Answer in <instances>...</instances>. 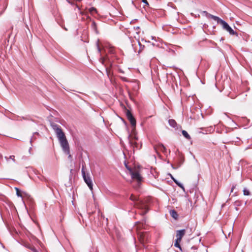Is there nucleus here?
Listing matches in <instances>:
<instances>
[{
    "label": "nucleus",
    "instance_id": "obj_18",
    "mask_svg": "<svg viewBox=\"0 0 252 252\" xmlns=\"http://www.w3.org/2000/svg\"><path fill=\"white\" fill-rule=\"evenodd\" d=\"M174 183L179 187H180L183 191H185V188L183 186V184L178 182L177 180H174Z\"/></svg>",
    "mask_w": 252,
    "mask_h": 252
},
{
    "label": "nucleus",
    "instance_id": "obj_37",
    "mask_svg": "<svg viewBox=\"0 0 252 252\" xmlns=\"http://www.w3.org/2000/svg\"><path fill=\"white\" fill-rule=\"evenodd\" d=\"M64 29H65V30L67 31V29L65 28H64Z\"/></svg>",
    "mask_w": 252,
    "mask_h": 252
},
{
    "label": "nucleus",
    "instance_id": "obj_25",
    "mask_svg": "<svg viewBox=\"0 0 252 252\" xmlns=\"http://www.w3.org/2000/svg\"><path fill=\"white\" fill-rule=\"evenodd\" d=\"M121 79L125 82L128 81V79L126 77H121Z\"/></svg>",
    "mask_w": 252,
    "mask_h": 252
},
{
    "label": "nucleus",
    "instance_id": "obj_32",
    "mask_svg": "<svg viewBox=\"0 0 252 252\" xmlns=\"http://www.w3.org/2000/svg\"><path fill=\"white\" fill-rule=\"evenodd\" d=\"M80 13H81V14H82V15H83V14H84V13H83V12H80Z\"/></svg>",
    "mask_w": 252,
    "mask_h": 252
},
{
    "label": "nucleus",
    "instance_id": "obj_30",
    "mask_svg": "<svg viewBox=\"0 0 252 252\" xmlns=\"http://www.w3.org/2000/svg\"><path fill=\"white\" fill-rule=\"evenodd\" d=\"M136 30H138V29H139V27H137L136 28H135Z\"/></svg>",
    "mask_w": 252,
    "mask_h": 252
},
{
    "label": "nucleus",
    "instance_id": "obj_36",
    "mask_svg": "<svg viewBox=\"0 0 252 252\" xmlns=\"http://www.w3.org/2000/svg\"><path fill=\"white\" fill-rule=\"evenodd\" d=\"M192 249H194L195 248H194V247H192Z\"/></svg>",
    "mask_w": 252,
    "mask_h": 252
},
{
    "label": "nucleus",
    "instance_id": "obj_24",
    "mask_svg": "<svg viewBox=\"0 0 252 252\" xmlns=\"http://www.w3.org/2000/svg\"><path fill=\"white\" fill-rule=\"evenodd\" d=\"M15 189L16 190V194L17 195V196H22V195L20 193V190H19V189H18L17 188H15Z\"/></svg>",
    "mask_w": 252,
    "mask_h": 252
},
{
    "label": "nucleus",
    "instance_id": "obj_3",
    "mask_svg": "<svg viewBox=\"0 0 252 252\" xmlns=\"http://www.w3.org/2000/svg\"><path fill=\"white\" fill-rule=\"evenodd\" d=\"M58 140L60 143L61 146L64 153L67 155H69L68 158L71 157L69 150V144L67 140H66V137L64 133L61 134V135L57 137Z\"/></svg>",
    "mask_w": 252,
    "mask_h": 252
},
{
    "label": "nucleus",
    "instance_id": "obj_5",
    "mask_svg": "<svg viewBox=\"0 0 252 252\" xmlns=\"http://www.w3.org/2000/svg\"><path fill=\"white\" fill-rule=\"evenodd\" d=\"M126 167L129 170V173L131 175L132 179L136 180L138 181H140L141 180V177L139 173V172L137 171H133L131 168L128 167L126 165Z\"/></svg>",
    "mask_w": 252,
    "mask_h": 252
},
{
    "label": "nucleus",
    "instance_id": "obj_20",
    "mask_svg": "<svg viewBox=\"0 0 252 252\" xmlns=\"http://www.w3.org/2000/svg\"><path fill=\"white\" fill-rule=\"evenodd\" d=\"M5 159L7 161H9V159L12 160L14 162H15V156H10L9 157H5Z\"/></svg>",
    "mask_w": 252,
    "mask_h": 252
},
{
    "label": "nucleus",
    "instance_id": "obj_34",
    "mask_svg": "<svg viewBox=\"0 0 252 252\" xmlns=\"http://www.w3.org/2000/svg\"><path fill=\"white\" fill-rule=\"evenodd\" d=\"M120 72H122V73H124V71H123L122 70H120Z\"/></svg>",
    "mask_w": 252,
    "mask_h": 252
},
{
    "label": "nucleus",
    "instance_id": "obj_9",
    "mask_svg": "<svg viewBox=\"0 0 252 252\" xmlns=\"http://www.w3.org/2000/svg\"><path fill=\"white\" fill-rule=\"evenodd\" d=\"M137 139L136 136H134V138L130 137V135L129 136V143L130 145L133 147V150L136 149H138V144L136 142V140Z\"/></svg>",
    "mask_w": 252,
    "mask_h": 252
},
{
    "label": "nucleus",
    "instance_id": "obj_14",
    "mask_svg": "<svg viewBox=\"0 0 252 252\" xmlns=\"http://www.w3.org/2000/svg\"><path fill=\"white\" fill-rule=\"evenodd\" d=\"M168 123L169 125L173 127H175L176 126L177 123L176 121L173 119L169 120Z\"/></svg>",
    "mask_w": 252,
    "mask_h": 252
},
{
    "label": "nucleus",
    "instance_id": "obj_35",
    "mask_svg": "<svg viewBox=\"0 0 252 252\" xmlns=\"http://www.w3.org/2000/svg\"><path fill=\"white\" fill-rule=\"evenodd\" d=\"M31 148H30V149H29V152H30L31 150Z\"/></svg>",
    "mask_w": 252,
    "mask_h": 252
},
{
    "label": "nucleus",
    "instance_id": "obj_22",
    "mask_svg": "<svg viewBox=\"0 0 252 252\" xmlns=\"http://www.w3.org/2000/svg\"><path fill=\"white\" fill-rule=\"evenodd\" d=\"M92 28L95 31L96 30V24L95 23L94 21H93L92 25H91Z\"/></svg>",
    "mask_w": 252,
    "mask_h": 252
},
{
    "label": "nucleus",
    "instance_id": "obj_4",
    "mask_svg": "<svg viewBox=\"0 0 252 252\" xmlns=\"http://www.w3.org/2000/svg\"><path fill=\"white\" fill-rule=\"evenodd\" d=\"M85 167L84 165H82V169H81V172L82 174V176L83 178V179L85 181V182L86 183V184L88 185L89 189L92 190H93V184L92 182V179L90 177V175L89 173H86L85 172Z\"/></svg>",
    "mask_w": 252,
    "mask_h": 252
},
{
    "label": "nucleus",
    "instance_id": "obj_19",
    "mask_svg": "<svg viewBox=\"0 0 252 252\" xmlns=\"http://www.w3.org/2000/svg\"><path fill=\"white\" fill-rule=\"evenodd\" d=\"M174 183L179 187H180L183 191H185V188L183 186V184L178 182L177 180H174Z\"/></svg>",
    "mask_w": 252,
    "mask_h": 252
},
{
    "label": "nucleus",
    "instance_id": "obj_16",
    "mask_svg": "<svg viewBox=\"0 0 252 252\" xmlns=\"http://www.w3.org/2000/svg\"><path fill=\"white\" fill-rule=\"evenodd\" d=\"M181 241H180V240L176 239L175 244H174V246H175V247L178 248L180 250H182L181 247L180 245V243L181 242Z\"/></svg>",
    "mask_w": 252,
    "mask_h": 252
},
{
    "label": "nucleus",
    "instance_id": "obj_13",
    "mask_svg": "<svg viewBox=\"0 0 252 252\" xmlns=\"http://www.w3.org/2000/svg\"><path fill=\"white\" fill-rule=\"evenodd\" d=\"M170 215L175 219H177L178 217V215L177 212L174 210H172L170 212Z\"/></svg>",
    "mask_w": 252,
    "mask_h": 252
},
{
    "label": "nucleus",
    "instance_id": "obj_1",
    "mask_svg": "<svg viewBox=\"0 0 252 252\" xmlns=\"http://www.w3.org/2000/svg\"><path fill=\"white\" fill-rule=\"evenodd\" d=\"M204 12L207 15L208 17L217 21L218 24H220L222 26L223 29L228 32L230 35H238L237 32L234 31L225 21L221 19L219 17L208 13L206 11Z\"/></svg>",
    "mask_w": 252,
    "mask_h": 252
},
{
    "label": "nucleus",
    "instance_id": "obj_10",
    "mask_svg": "<svg viewBox=\"0 0 252 252\" xmlns=\"http://www.w3.org/2000/svg\"><path fill=\"white\" fill-rule=\"evenodd\" d=\"M186 234V230L185 229L179 230L176 231V239L178 240H182L183 237Z\"/></svg>",
    "mask_w": 252,
    "mask_h": 252
},
{
    "label": "nucleus",
    "instance_id": "obj_2",
    "mask_svg": "<svg viewBox=\"0 0 252 252\" xmlns=\"http://www.w3.org/2000/svg\"><path fill=\"white\" fill-rule=\"evenodd\" d=\"M130 199L134 202V205L135 207L142 210L141 212V215H144L147 213L148 211L147 205L143 201L140 200L138 197L132 194L130 196Z\"/></svg>",
    "mask_w": 252,
    "mask_h": 252
},
{
    "label": "nucleus",
    "instance_id": "obj_33",
    "mask_svg": "<svg viewBox=\"0 0 252 252\" xmlns=\"http://www.w3.org/2000/svg\"><path fill=\"white\" fill-rule=\"evenodd\" d=\"M68 2L69 3H71V4H72V3H71V2H70V1L68 0Z\"/></svg>",
    "mask_w": 252,
    "mask_h": 252
},
{
    "label": "nucleus",
    "instance_id": "obj_7",
    "mask_svg": "<svg viewBox=\"0 0 252 252\" xmlns=\"http://www.w3.org/2000/svg\"><path fill=\"white\" fill-rule=\"evenodd\" d=\"M139 238L142 243H147L149 241V233L146 232H140L138 234Z\"/></svg>",
    "mask_w": 252,
    "mask_h": 252
},
{
    "label": "nucleus",
    "instance_id": "obj_15",
    "mask_svg": "<svg viewBox=\"0 0 252 252\" xmlns=\"http://www.w3.org/2000/svg\"><path fill=\"white\" fill-rule=\"evenodd\" d=\"M182 133L184 135L185 137H186L187 139L189 140L191 139L190 135L188 134V133L185 130H183L182 131Z\"/></svg>",
    "mask_w": 252,
    "mask_h": 252
},
{
    "label": "nucleus",
    "instance_id": "obj_29",
    "mask_svg": "<svg viewBox=\"0 0 252 252\" xmlns=\"http://www.w3.org/2000/svg\"><path fill=\"white\" fill-rule=\"evenodd\" d=\"M97 49H98V52H100V48H99V47L98 46H97Z\"/></svg>",
    "mask_w": 252,
    "mask_h": 252
},
{
    "label": "nucleus",
    "instance_id": "obj_21",
    "mask_svg": "<svg viewBox=\"0 0 252 252\" xmlns=\"http://www.w3.org/2000/svg\"><path fill=\"white\" fill-rule=\"evenodd\" d=\"M243 193L244 195H249L250 194V191L247 189H244Z\"/></svg>",
    "mask_w": 252,
    "mask_h": 252
},
{
    "label": "nucleus",
    "instance_id": "obj_8",
    "mask_svg": "<svg viewBox=\"0 0 252 252\" xmlns=\"http://www.w3.org/2000/svg\"><path fill=\"white\" fill-rule=\"evenodd\" d=\"M126 116L127 117V119L128 120L129 122L130 123L131 126H136V120L134 117L133 116L131 113L129 111L127 110L126 112Z\"/></svg>",
    "mask_w": 252,
    "mask_h": 252
},
{
    "label": "nucleus",
    "instance_id": "obj_31",
    "mask_svg": "<svg viewBox=\"0 0 252 252\" xmlns=\"http://www.w3.org/2000/svg\"><path fill=\"white\" fill-rule=\"evenodd\" d=\"M76 6L78 8V9L80 10V8L79 7V6L77 5H76Z\"/></svg>",
    "mask_w": 252,
    "mask_h": 252
},
{
    "label": "nucleus",
    "instance_id": "obj_26",
    "mask_svg": "<svg viewBox=\"0 0 252 252\" xmlns=\"http://www.w3.org/2000/svg\"><path fill=\"white\" fill-rule=\"evenodd\" d=\"M142 1L146 5H149V3L147 0H142Z\"/></svg>",
    "mask_w": 252,
    "mask_h": 252
},
{
    "label": "nucleus",
    "instance_id": "obj_28",
    "mask_svg": "<svg viewBox=\"0 0 252 252\" xmlns=\"http://www.w3.org/2000/svg\"><path fill=\"white\" fill-rule=\"evenodd\" d=\"M171 178L174 182V180H176L171 175Z\"/></svg>",
    "mask_w": 252,
    "mask_h": 252
},
{
    "label": "nucleus",
    "instance_id": "obj_27",
    "mask_svg": "<svg viewBox=\"0 0 252 252\" xmlns=\"http://www.w3.org/2000/svg\"><path fill=\"white\" fill-rule=\"evenodd\" d=\"M235 188V186H233L231 188V192H232L234 189Z\"/></svg>",
    "mask_w": 252,
    "mask_h": 252
},
{
    "label": "nucleus",
    "instance_id": "obj_23",
    "mask_svg": "<svg viewBox=\"0 0 252 252\" xmlns=\"http://www.w3.org/2000/svg\"><path fill=\"white\" fill-rule=\"evenodd\" d=\"M38 132H35L34 133L33 136L32 137L31 139V140H30V142L31 143H32V142L35 139V135H38Z\"/></svg>",
    "mask_w": 252,
    "mask_h": 252
},
{
    "label": "nucleus",
    "instance_id": "obj_6",
    "mask_svg": "<svg viewBox=\"0 0 252 252\" xmlns=\"http://www.w3.org/2000/svg\"><path fill=\"white\" fill-rule=\"evenodd\" d=\"M51 126L52 127V128L54 130V131H55L56 134L57 135V137L64 133V132L63 131L61 126L59 125H58L55 123H52L51 124Z\"/></svg>",
    "mask_w": 252,
    "mask_h": 252
},
{
    "label": "nucleus",
    "instance_id": "obj_11",
    "mask_svg": "<svg viewBox=\"0 0 252 252\" xmlns=\"http://www.w3.org/2000/svg\"><path fill=\"white\" fill-rule=\"evenodd\" d=\"M132 42V46L133 47V50L135 52H138V53H139L142 50H143V49L144 48V45H142L139 40H138L137 41V42L139 46V50H137V47L136 46L135 43H133L132 42Z\"/></svg>",
    "mask_w": 252,
    "mask_h": 252
},
{
    "label": "nucleus",
    "instance_id": "obj_12",
    "mask_svg": "<svg viewBox=\"0 0 252 252\" xmlns=\"http://www.w3.org/2000/svg\"><path fill=\"white\" fill-rule=\"evenodd\" d=\"M155 149L156 151L159 150L164 154L166 153L167 150L165 147L161 143H159L155 146Z\"/></svg>",
    "mask_w": 252,
    "mask_h": 252
},
{
    "label": "nucleus",
    "instance_id": "obj_17",
    "mask_svg": "<svg viewBox=\"0 0 252 252\" xmlns=\"http://www.w3.org/2000/svg\"><path fill=\"white\" fill-rule=\"evenodd\" d=\"M89 11L90 13V14L92 15H93L94 13H97V10L94 7H91V8H89Z\"/></svg>",
    "mask_w": 252,
    "mask_h": 252
}]
</instances>
